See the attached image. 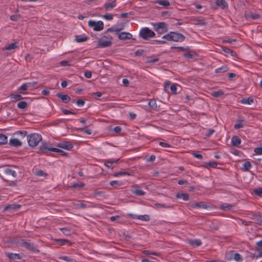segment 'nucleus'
<instances>
[{
    "label": "nucleus",
    "instance_id": "3c124183",
    "mask_svg": "<svg viewBox=\"0 0 262 262\" xmlns=\"http://www.w3.org/2000/svg\"><path fill=\"white\" fill-rule=\"evenodd\" d=\"M253 192L257 195L262 197V187L258 188L253 190Z\"/></svg>",
    "mask_w": 262,
    "mask_h": 262
},
{
    "label": "nucleus",
    "instance_id": "72a5a7b5",
    "mask_svg": "<svg viewBox=\"0 0 262 262\" xmlns=\"http://www.w3.org/2000/svg\"><path fill=\"white\" fill-rule=\"evenodd\" d=\"M241 102L243 104H251L253 102V99L251 97L247 98H243Z\"/></svg>",
    "mask_w": 262,
    "mask_h": 262
},
{
    "label": "nucleus",
    "instance_id": "1a4fd4ad",
    "mask_svg": "<svg viewBox=\"0 0 262 262\" xmlns=\"http://www.w3.org/2000/svg\"><path fill=\"white\" fill-rule=\"evenodd\" d=\"M228 4L225 0H216L214 5H213V7L215 9L219 8L225 9L228 8Z\"/></svg>",
    "mask_w": 262,
    "mask_h": 262
},
{
    "label": "nucleus",
    "instance_id": "f03ea898",
    "mask_svg": "<svg viewBox=\"0 0 262 262\" xmlns=\"http://www.w3.org/2000/svg\"><path fill=\"white\" fill-rule=\"evenodd\" d=\"M42 140L41 135L37 133H33L27 136L28 143L32 147H36Z\"/></svg>",
    "mask_w": 262,
    "mask_h": 262
},
{
    "label": "nucleus",
    "instance_id": "6e6552de",
    "mask_svg": "<svg viewBox=\"0 0 262 262\" xmlns=\"http://www.w3.org/2000/svg\"><path fill=\"white\" fill-rule=\"evenodd\" d=\"M155 30L160 34H163L168 31L167 25L164 22H159L153 24Z\"/></svg>",
    "mask_w": 262,
    "mask_h": 262
},
{
    "label": "nucleus",
    "instance_id": "5fc2aeb1",
    "mask_svg": "<svg viewBox=\"0 0 262 262\" xmlns=\"http://www.w3.org/2000/svg\"><path fill=\"white\" fill-rule=\"evenodd\" d=\"M26 84L28 89L32 90L34 87L35 86L36 84H37V82L34 81L33 82H27Z\"/></svg>",
    "mask_w": 262,
    "mask_h": 262
},
{
    "label": "nucleus",
    "instance_id": "5701e85b",
    "mask_svg": "<svg viewBox=\"0 0 262 262\" xmlns=\"http://www.w3.org/2000/svg\"><path fill=\"white\" fill-rule=\"evenodd\" d=\"M89 39V37L83 35H76L75 41L77 42H82L87 41Z\"/></svg>",
    "mask_w": 262,
    "mask_h": 262
},
{
    "label": "nucleus",
    "instance_id": "4be33fe9",
    "mask_svg": "<svg viewBox=\"0 0 262 262\" xmlns=\"http://www.w3.org/2000/svg\"><path fill=\"white\" fill-rule=\"evenodd\" d=\"M241 143V139L237 136H234L231 139V143L234 146H238Z\"/></svg>",
    "mask_w": 262,
    "mask_h": 262
},
{
    "label": "nucleus",
    "instance_id": "49530a36",
    "mask_svg": "<svg viewBox=\"0 0 262 262\" xmlns=\"http://www.w3.org/2000/svg\"><path fill=\"white\" fill-rule=\"evenodd\" d=\"M248 16L253 20L258 19L260 17V15L257 13H250L248 14Z\"/></svg>",
    "mask_w": 262,
    "mask_h": 262
},
{
    "label": "nucleus",
    "instance_id": "09e8293b",
    "mask_svg": "<svg viewBox=\"0 0 262 262\" xmlns=\"http://www.w3.org/2000/svg\"><path fill=\"white\" fill-rule=\"evenodd\" d=\"M234 259L236 261H242L243 257L239 253H235L233 256Z\"/></svg>",
    "mask_w": 262,
    "mask_h": 262
},
{
    "label": "nucleus",
    "instance_id": "dca6fc26",
    "mask_svg": "<svg viewBox=\"0 0 262 262\" xmlns=\"http://www.w3.org/2000/svg\"><path fill=\"white\" fill-rule=\"evenodd\" d=\"M119 160V159L117 160H107L104 162V165L108 168H113L114 167V164H116L118 163V161Z\"/></svg>",
    "mask_w": 262,
    "mask_h": 262
},
{
    "label": "nucleus",
    "instance_id": "e2e57ef3",
    "mask_svg": "<svg viewBox=\"0 0 262 262\" xmlns=\"http://www.w3.org/2000/svg\"><path fill=\"white\" fill-rule=\"evenodd\" d=\"M60 64L61 66H70L71 64L67 60H62L60 62Z\"/></svg>",
    "mask_w": 262,
    "mask_h": 262
},
{
    "label": "nucleus",
    "instance_id": "473e14b6",
    "mask_svg": "<svg viewBox=\"0 0 262 262\" xmlns=\"http://www.w3.org/2000/svg\"><path fill=\"white\" fill-rule=\"evenodd\" d=\"M191 246L194 247H199L202 245V242L199 239H194L190 242Z\"/></svg>",
    "mask_w": 262,
    "mask_h": 262
},
{
    "label": "nucleus",
    "instance_id": "9d476101",
    "mask_svg": "<svg viewBox=\"0 0 262 262\" xmlns=\"http://www.w3.org/2000/svg\"><path fill=\"white\" fill-rule=\"evenodd\" d=\"M57 147L65 149L67 150H70L73 148V145L70 141H63L57 144Z\"/></svg>",
    "mask_w": 262,
    "mask_h": 262
},
{
    "label": "nucleus",
    "instance_id": "f3484780",
    "mask_svg": "<svg viewBox=\"0 0 262 262\" xmlns=\"http://www.w3.org/2000/svg\"><path fill=\"white\" fill-rule=\"evenodd\" d=\"M117 5V2L116 1H114L111 3H105L104 4V6L106 11H109L113 9Z\"/></svg>",
    "mask_w": 262,
    "mask_h": 262
},
{
    "label": "nucleus",
    "instance_id": "13d9d810",
    "mask_svg": "<svg viewBox=\"0 0 262 262\" xmlns=\"http://www.w3.org/2000/svg\"><path fill=\"white\" fill-rule=\"evenodd\" d=\"M79 129L82 130L84 134L87 135H91L92 134V130L90 129L86 128H79Z\"/></svg>",
    "mask_w": 262,
    "mask_h": 262
},
{
    "label": "nucleus",
    "instance_id": "680f3d73",
    "mask_svg": "<svg viewBox=\"0 0 262 262\" xmlns=\"http://www.w3.org/2000/svg\"><path fill=\"white\" fill-rule=\"evenodd\" d=\"M207 165L210 166L212 168H216L217 166V163L216 162H210L207 163Z\"/></svg>",
    "mask_w": 262,
    "mask_h": 262
},
{
    "label": "nucleus",
    "instance_id": "c03bdc74",
    "mask_svg": "<svg viewBox=\"0 0 262 262\" xmlns=\"http://www.w3.org/2000/svg\"><path fill=\"white\" fill-rule=\"evenodd\" d=\"M17 48V42H13L10 45H9L8 46L5 47V49L7 50H10L11 49H15Z\"/></svg>",
    "mask_w": 262,
    "mask_h": 262
},
{
    "label": "nucleus",
    "instance_id": "39448f33",
    "mask_svg": "<svg viewBox=\"0 0 262 262\" xmlns=\"http://www.w3.org/2000/svg\"><path fill=\"white\" fill-rule=\"evenodd\" d=\"M155 35V33L147 27L142 28L139 33L140 36L145 40L154 37Z\"/></svg>",
    "mask_w": 262,
    "mask_h": 262
},
{
    "label": "nucleus",
    "instance_id": "b1692460",
    "mask_svg": "<svg viewBox=\"0 0 262 262\" xmlns=\"http://www.w3.org/2000/svg\"><path fill=\"white\" fill-rule=\"evenodd\" d=\"M74 206L77 209H82L86 208L87 205L86 204L83 203L81 201H78L76 203H74Z\"/></svg>",
    "mask_w": 262,
    "mask_h": 262
},
{
    "label": "nucleus",
    "instance_id": "393cba45",
    "mask_svg": "<svg viewBox=\"0 0 262 262\" xmlns=\"http://www.w3.org/2000/svg\"><path fill=\"white\" fill-rule=\"evenodd\" d=\"M178 199H182L184 201H188L189 200V195L187 193H178L176 195Z\"/></svg>",
    "mask_w": 262,
    "mask_h": 262
},
{
    "label": "nucleus",
    "instance_id": "423d86ee",
    "mask_svg": "<svg viewBox=\"0 0 262 262\" xmlns=\"http://www.w3.org/2000/svg\"><path fill=\"white\" fill-rule=\"evenodd\" d=\"M88 25L89 27L93 28V30L95 31H100L103 29L104 27V24L101 20L96 21L90 20L88 22Z\"/></svg>",
    "mask_w": 262,
    "mask_h": 262
},
{
    "label": "nucleus",
    "instance_id": "0e129e2a",
    "mask_svg": "<svg viewBox=\"0 0 262 262\" xmlns=\"http://www.w3.org/2000/svg\"><path fill=\"white\" fill-rule=\"evenodd\" d=\"M12 98L16 100H19L23 99L22 96L19 94H15L12 95Z\"/></svg>",
    "mask_w": 262,
    "mask_h": 262
},
{
    "label": "nucleus",
    "instance_id": "f257e3e1",
    "mask_svg": "<svg viewBox=\"0 0 262 262\" xmlns=\"http://www.w3.org/2000/svg\"><path fill=\"white\" fill-rule=\"evenodd\" d=\"M162 39L167 40V41H173L175 42H182L185 39V37L182 34L176 32H170L162 37Z\"/></svg>",
    "mask_w": 262,
    "mask_h": 262
},
{
    "label": "nucleus",
    "instance_id": "a878e982",
    "mask_svg": "<svg viewBox=\"0 0 262 262\" xmlns=\"http://www.w3.org/2000/svg\"><path fill=\"white\" fill-rule=\"evenodd\" d=\"M4 172L9 176H12L13 177L15 178L17 176V173L15 171L10 168H6L4 170Z\"/></svg>",
    "mask_w": 262,
    "mask_h": 262
},
{
    "label": "nucleus",
    "instance_id": "2f4dec72",
    "mask_svg": "<svg viewBox=\"0 0 262 262\" xmlns=\"http://www.w3.org/2000/svg\"><path fill=\"white\" fill-rule=\"evenodd\" d=\"M7 142V137L3 134H0V145L5 144Z\"/></svg>",
    "mask_w": 262,
    "mask_h": 262
},
{
    "label": "nucleus",
    "instance_id": "4d7b16f0",
    "mask_svg": "<svg viewBox=\"0 0 262 262\" xmlns=\"http://www.w3.org/2000/svg\"><path fill=\"white\" fill-rule=\"evenodd\" d=\"M170 89L171 92L173 94H175L177 93V84H173L171 85L170 86Z\"/></svg>",
    "mask_w": 262,
    "mask_h": 262
},
{
    "label": "nucleus",
    "instance_id": "20e7f679",
    "mask_svg": "<svg viewBox=\"0 0 262 262\" xmlns=\"http://www.w3.org/2000/svg\"><path fill=\"white\" fill-rule=\"evenodd\" d=\"M57 148L52 147L51 144L48 142H42L39 146L40 154L48 155L49 151H57Z\"/></svg>",
    "mask_w": 262,
    "mask_h": 262
},
{
    "label": "nucleus",
    "instance_id": "338daca9",
    "mask_svg": "<svg viewBox=\"0 0 262 262\" xmlns=\"http://www.w3.org/2000/svg\"><path fill=\"white\" fill-rule=\"evenodd\" d=\"M76 104L78 105V106H82L84 105V103H85V102L84 100H82V99H78L77 100V101L76 102Z\"/></svg>",
    "mask_w": 262,
    "mask_h": 262
},
{
    "label": "nucleus",
    "instance_id": "c85d7f7f",
    "mask_svg": "<svg viewBox=\"0 0 262 262\" xmlns=\"http://www.w3.org/2000/svg\"><path fill=\"white\" fill-rule=\"evenodd\" d=\"M154 206L157 208H168L170 209L173 207L171 205H165L161 203H155Z\"/></svg>",
    "mask_w": 262,
    "mask_h": 262
},
{
    "label": "nucleus",
    "instance_id": "2eb2a0df",
    "mask_svg": "<svg viewBox=\"0 0 262 262\" xmlns=\"http://www.w3.org/2000/svg\"><path fill=\"white\" fill-rule=\"evenodd\" d=\"M222 49L224 52H225L227 54H230L232 57L234 58L237 57V54L234 51L232 50L229 49L228 48L224 46L222 47Z\"/></svg>",
    "mask_w": 262,
    "mask_h": 262
},
{
    "label": "nucleus",
    "instance_id": "603ef678",
    "mask_svg": "<svg viewBox=\"0 0 262 262\" xmlns=\"http://www.w3.org/2000/svg\"><path fill=\"white\" fill-rule=\"evenodd\" d=\"M35 174L38 177H46L48 174L45 173L43 170H39L35 172Z\"/></svg>",
    "mask_w": 262,
    "mask_h": 262
},
{
    "label": "nucleus",
    "instance_id": "c756f323",
    "mask_svg": "<svg viewBox=\"0 0 262 262\" xmlns=\"http://www.w3.org/2000/svg\"><path fill=\"white\" fill-rule=\"evenodd\" d=\"M228 70V68L226 65H224L215 70V73H224Z\"/></svg>",
    "mask_w": 262,
    "mask_h": 262
},
{
    "label": "nucleus",
    "instance_id": "f8f14e48",
    "mask_svg": "<svg viewBox=\"0 0 262 262\" xmlns=\"http://www.w3.org/2000/svg\"><path fill=\"white\" fill-rule=\"evenodd\" d=\"M5 255L10 259L15 260L17 259H20L22 258V254L13 253H6Z\"/></svg>",
    "mask_w": 262,
    "mask_h": 262
},
{
    "label": "nucleus",
    "instance_id": "6e6d98bb",
    "mask_svg": "<svg viewBox=\"0 0 262 262\" xmlns=\"http://www.w3.org/2000/svg\"><path fill=\"white\" fill-rule=\"evenodd\" d=\"M102 18L108 20H111L113 19V15L111 14H105L101 16Z\"/></svg>",
    "mask_w": 262,
    "mask_h": 262
},
{
    "label": "nucleus",
    "instance_id": "cd10ccee",
    "mask_svg": "<svg viewBox=\"0 0 262 262\" xmlns=\"http://www.w3.org/2000/svg\"><path fill=\"white\" fill-rule=\"evenodd\" d=\"M244 120L242 119H237L236 123L234 125L235 129H239L244 127Z\"/></svg>",
    "mask_w": 262,
    "mask_h": 262
},
{
    "label": "nucleus",
    "instance_id": "7c9ffc66",
    "mask_svg": "<svg viewBox=\"0 0 262 262\" xmlns=\"http://www.w3.org/2000/svg\"><path fill=\"white\" fill-rule=\"evenodd\" d=\"M224 94L222 90H219L216 91H213L211 93V95L215 98H219Z\"/></svg>",
    "mask_w": 262,
    "mask_h": 262
},
{
    "label": "nucleus",
    "instance_id": "412c9836",
    "mask_svg": "<svg viewBox=\"0 0 262 262\" xmlns=\"http://www.w3.org/2000/svg\"><path fill=\"white\" fill-rule=\"evenodd\" d=\"M234 206L228 203H223L220 205V208L224 211L230 210Z\"/></svg>",
    "mask_w": 262,
    "mask_h": 262
},
{
    "label": "nucleus",
    "instance_id": "6ab92c4d",
    "mask_svg": "<svg viewBox=\"0 0 262 262\" xmlns=\"http://www.w3.org/2000/svg\"><path fill=\"white\" fill-rule=\"evenodd\" d=\"M55 241L58 243L59 245L60 246H63L65 245H68L69 246H70L72 245V243L70 242L69 240L66 239H55Z\"/></svg>",
    "mask_w": 262,
    "mask_h": 262
},
{
    "label": "nucleus",
    "instance_id": "69168bd1",
    "mask_svg": "<svg viewBox=\"0 0 262 262\" xmlns=\"http://www.w3.org/2000/svg\"><path fill=\"white\" fill-rule=\"evenodd\" d=\"M254 152L257 155L262 154V147H257L254 150Z\"/></svg>",
    "mask_w": 262,
    "mask_h": 262
},
{
    "label": "nucleus",
    "instance_id": "a211bd4d",
    "mask_svg": "<svg viewBox=\"0 0 262 262\" xmlns=\"http://www.w3.org/2000/svg\"><path fill=\"white\" fill-rule=\"evenodd\" d=\"M57 96L61 99V100L64 103H68L70 101L71 98L68 95L62 94L61 93H58Z\"/></svg>",
    "mask_w": 262,
    "mask_h": 262
},
{
    "label": "nucleus",
    "instance_id": "37998d69",
    "mask_svg": "<svg viewBox=\"0 0 262 262\" xmlns=\"http://www.w3.org/2000/svg\"><path fill=\"white\" fill-rule=\"evenodd\" d=\"M113 175L114 177H120L122 176H130V173L127 172L119 171V172L114 173Z\"/></svg>",
    "mask_w": 262,
    "mask_h": 262
},
{
    "label": "nucleus",
    "instance_id": "ea45409f",
    "mask_svg": "<svg viewBox=\"0 0 262 262\" xmlns=\"http://www.w3.org/2000/svg\"><path fill=\"white\" fill-rule=\"evenodd\" d=\"M192 206L194 208H203V209H207V205L206 204H203L200 203H196L195 204H192Z\"/></svg>",
    "mask_w": 262,
    "mask_h": 262
},
{
    "label": "nucleus",
    "instance_id": "7ed1b4c3",
    "mask_svg": "<svg viewBox=\"0 0 262 262\" xmlns=\"http://www.w3.org/2000/svg\"><path fill=\"white\" fill-rule=\"evenodd\" d=\"M19 245L23 247L26 248L33 253H39L40 252L36 247L33 244L30 243V240L22 239L19 242Z\"/></svg>",
    "mask_w": 262,
    "mask_h": 262
},
{
    "label": "nucleus",
    "instance_id": "864d4df0",
    "mask_svg": "<svg viewBox=\"0 0 262 262\" xmlns=\"http://www.w3.org/2000/svg\"><path fill=\"white\" fill-rule=\"evenodd\" d=\"M85 186L84 183L81 182L80 183L71 184V186L74 188H82Z\"/></svg>",
    "mask_w": 262,
    "mask_h": 262
},
{
    "label": "nucleus",
    "instance_id": "052dcab7",
    "mask_svg": "<svg viewBox=\"0 0 262 262\" xmlns=\"http://www.w3.org/2000/svg\"><path fill=\"white\" fill-rule=\"evenodd\" d=\"M159 145L163 147H165V148H168V147H171V145H170L169 144L167 143H166V142H159Z\"/></svg>",
    "mask_w": 262,
    "mask_h": 262
},
{
    "label": "nucleus",
    "instance_id": "8fccbe9b",
    "mask_svg": "<svg viewBox=\"0 0 262 262\" xmlns=\"http://www.w3.org/2000/svg\"><path fill=\"white\" fill-rule=\"evenodd\" d=\"M159 60V58H154L152 57H149L147 58V63H154L158 62Z\"/></svg>",
    "mask_w": 262,
    "mask_h": 262
},
{
    "label": "nucleus",
    "instance_id": "bb28decb",
    "mask_svg": "<svg viewBox=\"0 0 262 262\" xmlns=\"http://www.w3.org/2000/svg\"><path fill=\"white\" fill-rule=\"evenodd\" d=\"M154 3L159 4L160 5L164 7L169 6L170 3L167 0H153Z\"/></svg>",
    "mask_w": 262,
    "mask_h": 262
},
{
    "label": "nucleus",
    "instance_id": "e433bc0d",
    "mask_svg": "<svg viewBox=\"0 0 262 262\" xmlns=\"http://www.w3.org/2000/svg\"><path fill=\"white\" fill-rule=\"evenodd\" d=\"M135 218L144 221H148L150 220L149 216L147 214L137 215Z\"/></svg>",
    "mask_w": 262,
    "mask_h": 262
},
{
    "label": "nucleus",
    "instance_id": "de8ad7c7",
    "mask_svg": "<svg viewBox=\"0 0 262 262\" xmlns=\"http://www.w3.org/2000/svg\"><path fill=\"white\" fill-rule=\"evenodd\" d=\"M133 192L138 196L143 195L145 194V192L141 189H136Z\"/></svg>",
    "mask_w": 262,
    "mask_h": 262
},
{
    "label": "nucleus",
    "instance_id": "a18cd8bd",
    "mask_svg": "<svg viewBox=\"0 0 262 262\" xmlns=\"http://www.w3.org/2000/svg\"><path fill=\"white\" fill-rule=\"evenodd\" d=\"M110 184L112 186H113L115 188H117V187L121 186V183L119 181L115 180V181H111L110 182Z\"/></svg>",
    "mask_w": 262,
    "mask_h": 262
},
{
    "label": "nucleus",
    "instance_id": "aec40b11",
    "mask_svg": "<svg viewBox=\"0 0 262 262\" xmlns=\"http://www.w3.org/2000/svg\"><path fill=\"white\" fill-rule=\"evenodd\" d=\"M9 144L11 146L17 147L20 146L21 145L22 143L18 139L14 138V139H11L10 140Z\"/></svg>",
    "mask_w": 262,
    "mask_h": 262
},
{
    "label": "nucleus",
    "instance_id": "58836bf2",
    "mask_svg": "<svg viewBox=\"0 0 262 262\" xmlns=\"http://www.w3.org/2000/svg\"><path fill=\"white\" fill-rule=\"evenodd\" d=\"M243 166L242 169L244 171H248L251 168L252 165L250 162L247 161L243 164Z\"/></svg>",
    "mask_w": 262,
    "mask_h": 262
},
{
    "label": "nucleus",
    "instance_id": "a19ab883",
    "mask_svg": "<svg viewBox=\"0 0 262 262\" xmlns=\"http://www.w3.org/2000/svg\"><path fill=\"white\" fill-rule=\"evenodd\" d=\"M17 107L20 109H25L28 107V104L25 101H20L17 104Z\"/></svg>",
    "mask_w": 262,
    "mask_h": 262
},
{
    "label": "nucleus",
    "instance_id": "774afa93",
    "mask_svg": "<svg viewBox=\"0 0 262 262\" xmlns=\"http://www.w3.org/2000/svg\"><path fill=\"white\" fill-rule=\"evenodd\" d=\"M184 56L187 58H192L193 57V54L190 52L185 53Z\"/></svg>",
    "mask_w": 262,
    "mask_h": 262
},
{
    "label": "nucleus",
    "instance_id": "4468645a",
    "mask_svg": "<svg viewBox=\"0 0 262 262\" xmlns=\"http://www.w3.org/2000/svg\"><path fill=\"white\" fill-rule=\"evenodd\" d=\"M120 28H118L117 27H115V26H113L111 28H109L106 30V32H118L124 29V25L123 23L120 24Z\"/></svg>",
    "mask_w": 262,
    "mask_h": 262
},
{
    "label": "nucleus",
    "instance_id": "ddd939ff",
    "mask_svg": "<svg viewBox=\"0 0 262 262\" xmlns=\"http://www.w3.org/2000/svg\"><path fill=\"white\" fill-rule=\"evenodd\" d=\"M132 37L133 35L132 34L125 32H121L118 35L119 39L122 40L130 39H132Z\"/></svg>",
    "mask_w": 262,
    "mask_h": 262
},
{
    "label": "nucleus",
    "instance_id": "bf43d9fd",
    "mask_svg": "<svg viewBox=\"0 0 262 262\" xmlns=\"http://www.w3.org/2000/svg\"><path fill=\"white\" fill-rule=\"evenodd\" d=\"M253 218H256L257 219V223L259 224H262V217L259 215H253Z\"/></svg>",
    "mask_w": 262,
    "mask_h": 262
},
{
    "label": "nucleus",
    "instance_id": "0eeeda50",
    "mask_svg": "<svg viewBox=\"0 0 262 262\" xmlns=\"http://www.w3.org/2000/svg\"><path fill=\"white\" fill-rule=\"evenodd\" d=\"M110 39H106V36H103L98 41L97 48H106L110 47L112 44L113 37H110Z\"/></svg>",
    "mask_w": 262,
    "mask_h": 262
},
{
    "label": "nucleus",
    "instance_id": "4c0bfd02",
    "mask_svg": "<svg viewBox=\"0 0 262 262\" xmlns=\"http://www.w3.org/2000/svg\"><path fill=\"white\" fill-rule=\"evenodd\" d=\"M59 230L66 236L71 235V229L68 227L60 228Z\"/></svg>",
    "mask_w": 262,
    "mask_h": 262
},
{
    "label": "nucleus",
    "instance_id": "c9c22d12",
    "mask_svg": "<svg viewBox=\"0 0 262 262\" xmlns=\"http://www.w3.org/2000/svg\"><path fill=\"white\" fill-rule=\"evenodd\" d=\"M58 259L60 260H63L67 262H76V260L67 256H59Z\"/></svg>",
    "mask_w": 262,
    "mask_h": 262
},
{
    "label": "nucleus",
    "instance_id": "9b49d317",
    "mask_svg": "<svg viewBox=\"0 0 262 262\" xmlns=\"http://www.w3.org/2000/svg\"><path fill=\"white\" fill-rule=\"evenodd\" d=\"M21 207V205L19 204H8L5 206L4 208V212L10 211V210H17Z\"/></svg>",
    "mask_w": 262,
    "mask_h": 262
},
{
    "label": "nucleus",
    "instance_id": "79ce46f5",
    "mask_svg": "<svg viewBox=\"0 0 262 262\" xmlns=\"http://www.w3.org/2000/svg\"><path fill=\"white\" fill-rule=\"evenodd\" d=\"M28 90L26 83L23 84L17 89L18 91L20 93H23V92Z\"/></svg>",
    "mask_w": 262,
    "mask_h": 262
},
{
    "label": "nucleus",
    "instance_id": "f704fd0d",
    "mask_svg": "<svg viewBox=\"0 0 262 262\" xmlns=\"http://www.w3.org/2000/svg\"><path fill=\"white\" fill-rule=\"evenodd\" d=\"M149 107L152 110H156L157 108V104L155 99H150L148 102Z\"/></svg>",
    "mask_w": 262,
    "mask_h": 262
}]
</instances>
